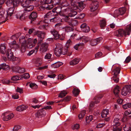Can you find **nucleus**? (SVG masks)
I'll use <instances>...</instances> for the list:
<instances>
[{"label":"nucleus","mask_w":131,"mask_h":131,"mask_svg":"<svg viewBox=\"0 0 131 131\" xmlns=\"http://www.w3.org/2000/svg\"><path fill=\"white\" fill-rule=\"evenodd\" d=\"M44 2V0H40L38 2V5H41L38 7L40 10H42L45 9L50 10L53 7V5L50 4L51 0H45Z\"/></svg>","instance_id":"nucleus-1"},{"label":"nucleus","mask_w":131,"mask_h":131,"mask_svg":"<svg viewBox=\"0 0 131 131\" xmlns=\"http://www.w3.org/2000/svg\"><path fill=\"white\" fill-rule=\"evenodd\" d=\"M65 2L66 3H67L66 4H63V5H62L63 6V7L60 14V15L61 16L64 17V19L65 21H69L68 20L69 18L68 17V16L70 7L66 8H64V7L67 6L69 5V4L67 3V2L66 1Z\"/></svg>","instance_id":"nucleus-2"},{"label":"nucleus","mask_w":131,"mask_h":131,"mask_svg":"<svg viewBox=\"0 0 131 131\" xmlns=\"http://www.w3.org/2000/svg\"><path fill=\"white\" fill-rule=\"evenodd\" d=\"M34 6L33 5L28 6L24 10V13L22 14H17L16 17L17 18L23 20L25 19V16L27 15V13L31 11L34 9Z\"/></svg>","instance_id":"nucleus-3"},{"label":"nucleus","mask_w":131,"mask_h":131,"mask_svg":"<svg viewBox=\"0 0 131 131\" xmlns=\"http://www.w3.org/2000/svg\"><path fill=\"white\" fill-rule=\"evenodd\" d=\"M8 60L13 61H16L18 63H19L21 61V59L16 57H14L13 53L10 49H8L6 54Z\"/></svg>","instance_id":"nucleus-4"},{"label":"nucleus","mask_w":131,"mask_h":131,"mask_svg":"<svg viewBox=\"0 0 131 131\" xmlns=\"http://www.w3.org/2000/svg\"><path fill=\"white\" fill-rule=\"evenodd\" d=\"M79 36V35L76 34H73L71 36V39H75L76 40H81L82 41L85 43L88 42L89 40V38L88 37L85 36H82V37H79V38H77Z\"/></svg>","instance_id":"nucleus-5"},{"label":"nucleus","mask_w":131,"mask_h":131,"mask_svg":"<svg viewBox=\"0 0 131 131\" xmlns=\"http://www.w3.org/2000/svg\"><path fill=\"white\" fill-rule=\"evenodd\" d=\"M56 47L54 50V54L58 57L62 54V45L59 43L56 44Z\"/></svg>","instance_id":"nucleus-6"},{"label":"nucleus","mask_w":131,"mask_h":131,"mask_svg":"<svg viewBox=\"0 0 131 131\" xmlns=\"http://www.w3.org/2000/svg\"><path fill=\"white\" fill-rule=\"evenodd\" d=\"M99 5V3L98 2L96 1H93L92 2L90 8V10L91 12H93L95 11V15H96L97 14L98 12L97 11V10Z\"/></svg>","instance_id":"nucleus-7"},{"label":"nucleus","mask_w":131,"mask_h":131,"mask_svg":"<svg viewBox=\"0 0 131 131\" xmlns=\"http://www.w3.org/2000/svg\"><path fill=\"white\" fill-rule=\"evenodd\" d=\"M3 121H7L12 118L14 116L13 113L6 112L4 113L2 115Z\"/></svg>","instance_id":"nucleus-8"},{"label":"nucleus","mask_w":131,"mask_h":131,"mask_svg":"<svg viewBox=\"0 0 131 131\" xmlns=\"http://www.w3.org/2000/svg\"><path fill=\"white\" fill-rule=\"evenodd\" d=\"M101 98V97L99 98L96 97H95L94 98L93 101L91 102L89 107V108L90 109V112L92 110H93L95 103L97 104L99 102L100 99Z\"/></svg>","instance_id":"nucleus-9"},{"label":"nucleus","mask_w":131,"mask_h":131,"mask_svg":"<svg viewBox=\"0 0 131 131\" xmlns=\"http://www.w3.org/2000/svg\"><path fill=\"white\" fill-rule=\"evenodd\" d=\"M37 40L36 38L33 40L31 38H29L28 40V42L27 45V47L28 48H30L34 47L35 44L37 43Z\"/></svg>","instance_id":"nucleus-10"},{"label":"nucleus","mask_w":131,"mask_h":131,"mask_svg":"<svg viewBox=\"0 0 131 131\" xmlns=\"http://www.w3.org/2000/svg\"><path fill=\"white\" fill-rule=\"evenodd\" d=\"M37 40L36 38L33 40L31 38H29L28 40V42L27 45V47L28 48H30L34 47L35 44L37 43Z\"/></svg>","instance_id":"nucleus-11"},{"label":"nucleus","mask_w":131,"mask_h":131,"mask_svg":"<svg viewBox=\"0 0 131 131\" xmlns=\"http://www.w3.org/2000/svg\"><path fill=\"white\" fill-rule=\"evenodd\" d=\"M46 114V112L43 109L39 110L35 114V116L36 118H39L40 120L42 117L44 116Z\"/></svg>","instance_id":"nucleus-12"},{"label":"nucleus","mask_w":131,"mask_h":131,"mask_svg":"<svg viewBox=\"0 0 131 131\" xmlns=\"http://www.w3.org/2000/svg\"><path fill=\"white\" fill-rule=\"evenodd\" d=\"M125 12V8L122 7L119 9L118 10H115L114 12V16L116 17H118L119 15H122Z\"/></svg>","instance_id":"nucleus-13"},{"label":"nucleus","mask_w":131,"mask_h":131,"mask_svg":"<svg viewBox=\"0 0 131 131\" xmlns=\"http://www.w3.org/2000/svg\"><path fill=\"white\" fill-rule=\"evenodd\" d=\"M71 6L72 7H70L68 16L69 17H74L77 14V12L75 11L74 10H75L77 9L78 8V7L77 6V8L74 9L73 8L74 6Z\"/></svg>","instance_id":"nucleus-14"},{"label":"nucleus","mask_w":131,"mask_h":131,"mask_svg":"<svg viewBox=\"0 0 131 131\" xmlns=\"http://www.w3.org/2000/svg\"><path fill=\"white\" fill-rule=\"evenodd\" d=\"M115 35L118 37H122L126 35V33L123 29H119L116 31Z\"/></svg>","instance_id":"nucleus-15"},{"label":"nucleus","mask_w":131,"mask_h":131,"mask_svg":"<svg viewBox=\"0 0 131 131\" xmlns=\"http://www.w3.org/2000/svg\"><path fill=\"white\" fill-rule=\"evenodd\" d=\"M48 44L46 42L42 44L41 45L40 51L41 52L43 53L46 51L48 50Z\"/></svg>","instance_id":"nucleus-16"},{"label":"nucleus","mask_w":131,"mask_h":131,"mask_svg":"<svg viewBox=\"0 0 131 131\" xmlns=\"http://www.w3.org/2000/svg\"><path fill=\"white\" fill-rule=\"evenodd\" d=\"M102 38L99 37L95 39L91 40L90 41V45L92 46H94L100 42L102 40Z\"/></svg>","instance_id":"nucleus-17"},{"label":"nucleus","mask_w":131,"mask_h":131,"mask_svg":"<svg viewBox=\"0 0 131 131\" xmlns=\"http://www.w3.org/2000/svg\"><path fill=\"white\" fill-rule=\"evenodd\" d=\"M36 35L40 39V40L41 41L44 38L45 33L44 31H37L36 32Z\"/></svg>","instance_id":"nucleus-18"},{"label":"nucleus","mask_w":131,"mask_h":131,"mask_svg":"<svg viewBox=\"0 0 131 131\" xmlns=\"http://www.w3.org/2000/svg\"><path fill=\"white\" fill-rule=\"evenodd\" d=\"M80 27L81 29L84 32H88L90 30L89 27L87 26L86 24L85 23L82 24L81 25Z\"/></svg>","instance_id":"nucleus-19"},{"label":"nucleus","mask_w":131,"mask_h":131,"mask_svg":"<svg viewBox=\"0 0 131 131\" xmlns=\"http://www.w3.org/2000/svg\"><path fill=\"white\" fill-rule=\"evenodd\" d=\"M112 124L113 127L115 128L118 127L121 124L119 119L117 118H115Z\"/></svg>","instance_id":"nucleus-20"},{"label":"nucleus","mask_w":131,"mask_h":131,"mask_svg":"<svg viewBox=\"0 0 131 131\" xmlns=\"http://www.w3.org/2000/svg\"><path fill=\"white\" fill-rule=\"evenodd\" d=\"M50 32L51 34L52 35L55 39H58L59 36L57 31L54 29H52L50 31Z\"/></svg>","instance_id":"nucleus-21"},{"label":"nucleus","mask_w":131,"mask_h":131,"mask_svg":"<svg viewBox=\"0 0 131 131\" xmlns=\"http://www.w3.org/2000/svg\"><path fill=\"white\" fill-rule=\"evenodd\" d=\"M11 50V49H10ZM8 49H7L8 50ZM8 50H7V52H6V47L5 46V44H2L1 45L0 47V51L1 53L3 54H5V53L6 52V54Z\"/></svg>","instance_id":"nucleus-22"},{"label":"nucleus","mask_w":131,"mask_h":131,"mask_svg":"<svg viewBox=\"0 0 131 131\" xmlns=\"http://www.w3.org/2000/svg\"><path fill=\"white\" fill-rule=\"evenodd\" d=\"M28 106L27 105H22L17 107L16 110L17 111L20 112L26 110Z\"/></svg>","instance_id":"nucleus-23"},{"label":"nucleus","mask_w":131,"mask_h":131,"mask_svg":"<svg viewBox=\"0 0 131 131\" xmlns=\"http://www.w3.org/2000/svg\"><path fill=\"white\" fill-rule=\"evenodd\" d=\"M51 13L50 12H49L45 14L44 17L45 19L44 22L46 23H48L49 20V18L51 17Z\"/></svg>","instance_id":"nucleus-24"},{"label":"nucleus","mask_w":131,"mask_h":131,"mask_svg":"<svg viewBox=\"0 0 131 131\" xmlns=\"http://www.w3.org/2000/svg\"><path fill=\"white\" fill-rule=\"evenodd\" d=\"M129 92V90L128 89V88L127 86H126L123 88L122 91L121 93L122 95L125 96Z\"/></svg>","instance_id":"nucleus-25"},{"label":"nucleus","mask_w":131,"mask_h":131,"mask_svg":"<svg viewBox=\"0 0 131 131\" xmlns=\"http://www.w3.org/2000/svg\"><path fill=\"white\" fill-rule=\"evenodd\" d=\"M0 69L5 70H8L9 69V67L8 64L3 63L0 65Z\"/></svg>","instance_id":"nucleus-26"},{"label":"nucleus","mask_w":131,"mask_h":131,"mask_svg":"<svg viewBox=\"0 0 131 131\" xmlns=\"http://www.w3.org/2000/svg\"><path fill=\"white\" fill-rule=\"evenodd\" d=\"M37 17L36 13L35 12H33L29 16V18L31 20V21H32L35 19Z\"/></svg>","instance_id":"nucleus-27"},{"label":"nucleus","mask_w":131,"mask_h":131,"mask_svg":"<svg viewBox=\"0 0 131 131\" xmlns=\"http://www.w3.org/2000/svg\"><path fill=\"white\" fill-rule=\"evenodd\" d=\"M63 63L61 62H57L53 63L51 65L52 67L54 68H57L62 65Z\"/></svg>","instance_id":"nucleus-28"},{"label":"nucleus","mask_w":131,"mask_h":131,"mask_svg":"<svg viewBox=\"0 0 131 131\" xmlns=\"http://www.w3.org/2000/svg\"><path fill=\"white\" fill-rule=\"evenodd\" d=\"M71 4V6H74V9H75L77 8V4L78 1L79 0H69Z\"/></svg>","instance_id":"nucleus-29"},{"label":"nucleus","mask_w":131,"mask_h":131,"mask_svg":"<svg viewBox=\"0 0 131 131\" xmlns=\"http://www.w3.org/2000/svg\"><path fill=\"white\" fill-rule=\"evenodd\" d=\"M23 1V0H12V3L14 7L18 6L20 2Z\"/></svg>","instance_id":"nucleus-30"},{"label":"nucleus","mask_w":131,"mask_h":131,"mask_svg":"<svg viewBox=\"0 0 131 131\" xmlns=\"http://www.w3.org/2000/svg\"><path fill=\"white\" fill-rule=\"evenodd\" d=\"M109 113L108 110L107 109H104L101 114V116L102 118H104Z\"/></svg>","instance_id":"nucleus-31"},{"label":"nucleus","mask_w":131,"mask_h":131,"mask_svg":"<svg viewBox=\"0 0 131 131\" xmlns=\"http://www.w3.org/2000/svg\"><path fill=\"white\" fill-rule=\"evenodd\" d=\"M11 45V46L14 48L15 49H17L19 48V45L17 43H16V42L15 40L13 42L10 43Z\"/></svg>","instance_id":"nucleus-32"},{"label":"nucleus","mask_w":131,"mask_h":131,"mask_svg":"<svg viewBox=\"0 0 131 131\" xmlns=\"http://www.w3.org/2000/svg\"><path fill=\"white\" fill-rule=\"evenodd\" d=\"M14 10V7L10 8H9L6 12L7 16H11L13 14V12Z\"/></svg>","instance_id":"nucleus-33"},{"label":"nucleus","mask_w":131,"mask_h":131,"mask_svg":"<svg viewBox=\"0 0 131 131\" xmlns=\"http://www.w3.org/2000/svg\"><path fill=\"white\" fill-rule=\"evenodd\" d=\"M68 21H66L69 23V24H71L72 25H75L77 24L78 23V21L76 19H72L71 20L69 18V19L68 20Z\"/></svg>","instance_id":"nucleus-34"},{"label":"nucleus","mask_w":131,"mask_h":131,"mask_svg":"<svg viewBox=\"0 0 131 131\" xmlns=\"http://www.w3.org/2000/svg\"><path fill=\"white\" fill-rule=\"evenodd\" d=\"M38 48L39 46L37 45V46L35 48V50H32L30 51L29 53L27 54V55L28 56H30L34 53H36L38 51Z\"/></svg>","instance_id":"nucleus-35"},{"label":"nucleus","mask_w":131,"mask_h":131,"mask_svg":"<svg viewBox=\"0 0 131 131\" xmlns=\"http://www.w3.org/2000/svg\"><path fill=\"white\" fill-rule=\"evenodd\" d=\"M79 61V59L75 58L71 61L70 62V64L71 66H74L78 63Z\"/></svg>","instance_id":"nucleus-36"},{"label":"nucleus","mask_w":131,"mask_h":131,"mask_svg":"<svg viewBox=\"0 0 131 131\" xmlns=\"http://www.w3.org/2000/svg\"><path fill=\"white\" fill-rule=\"evenodd\" d=\"M106 25V21L104 19L100 20V25L101 28L103 29Z\"/></svg>","instance_id":"nucleus-37"},{"label":"nucleus","mask_w":131,"mask_h":131,"mask_svg":"<svg viewBox=\"0 0 131 131\" xmlns=\"http://www.w3.org/2000/svg\"><path fill=\"white\" fill-rule=\"evenodd\" d=\"M77 3L80 8L81 9H83L85 6V5L84 3V2H78V1L77 4Z\"/></svg>","instance_id":"nucleus-38"},{"label":"nucleus","mask_w":131,"mask_h":131,"mask_svg":"<svg viewBox=\"0 0 131 131\" xmlns=\"http://www.w3.org/2000/svg\"><path fill=\"white\" fill-rule=\"evenodd\" d=\"M80 128V125L77 123L73 124L71 126V128L73 130H78Z\"/></svg>","instance_id":"nucleus-39"},{"label":"nucleus","mask_w":131,"mask_h":131,"mask_svg":"<svg viewBox=\"0 0 131 131\" xmlns=\"http://www.w3.org/2000/svg\"><path fill=\"white\" fill-rule=\"evenodd\" d=\"M4 0H0V15L2 16L4 14V12L3 10L1 9L2 6V5L4 3Z\"/></svg>","instance_id":"nucleus-40"},{"label":"nucleus","mask_w":131,"mask_h":131,"mask_svg":"<svg viewBox=\"0 0 131 131\" xmlns=\"http://www.w3.org/2000/svg\"><path fill=\"white\" fill-rule=\"evenodd\" d=\"M17 72L19 73H22L26 72L24 68H21L19 67H17L16 69Z\"/></svg>","instance_id":"nucleus-41"},{"label":"nucleus","mask_w":131,"mask_h":131,"mask_svg":"<svg viewBox=\"0 0 131 131\" xmlns=\"http://www.w3.org/2000/svg\"><path fill=\"white\" fill-rule=\"evenodd\" d=\"M85 110L82 111L78 116V117L79 119H81L84 117L85 114Z\"/></svg>","instance_id":"nucleus-42"},{"label":"nucleus","mask_w":131,"mask_h":131,"mask_svg":"<svg viewBox=\"0 0 131 131\" xmlns=\"http://www.w3.org/2000/svg\"><path fill=\"white\" fill-rule=\"evenodd\" d=\"M80 91L77 88H75L74 89L73 91V93L74 94L75 96H77L79 94Z\"/></svg>","instance_id":"nucleus-43"},{"label":"nucleus","mask_w":131,"mask_h":131,"mask_svg":"<svg viewBox=\"0 0 131 131\" xmlns=\"http://www.w3.org/2000/svg\"><path fill=\"white\" fill-rule=\"evenodd\" d=\"M120 69L118 67H116L114 71V76H117V75L120 72Z\"/></svg>","instance_id":"nucleus-44"},{"label":"nucleus","mask_w":131,"mask_h":131,"mask_svg":"<svg viewBox=\"0 0 131 131\" xmlns=\"http://www.w3.org/2000/svg\"><path fill=\"white\" fill-rule=\"evenodd\" d=\"M119 91V87L118 86H116L114 88L113 92L116 95H117Z\"/></svg>","instance_id":"nucleus-45"},{"label":"nucleus","mask_w":131,"mask_h":131,"mask_svg":"<svg viewBox=\"0 0 131 131\" xmlns=\"http://www.w3.org/2000/svg\"><path fill=\"white\" fill-rule=\"evenodd\" d=\"M65 31L67 32L72 31L73 29L72 27H70L69 26H67L64 28Z\"/></svg>","instance_id":"nucleus-46"},{"label":"nucleus","mask_w":131,"mask_h":131,"mask_svg":"<svg viewBox=\"0 0 131 131\" xmlns=\"http://www.w3.org/2000/svg\"><path fill=\"white\" fill-rule=\"evenodd\" d=\"M131 107V104L129 103H128L123 105V107L124 109H127Z\"/></svg>","instance_id":"nucleus-47"},{"label":"nucleus","mask_w":131,"mask_h":131,"mask_svg":"<svg viewBox=\"0 0 131 131\" xmlns=\"http://www.w3.org/2000/svg\"><path fill=\"white\" fill-rule=\"evenodd\" d=\"M63 7L61 6H58L56 7V13L59 14L60 15V12H61Z\"/></svg>","instance_id":"nucleus-48"},{"label":"nucleus","mask_w":131,"mask_h":131,"mask_svg":"<svg viewBox=\"0 0 131 131\" xmlns=\"http://www.w3.org/2000/svg\"><path fill=\"white\" fill-rule=\"evenodd\" d=\"M26 48V44L25 43H22L20 48V50L21 52H24L25 51Z\"/></svg>","instance_id":"nucleus-49"},{"label":"nucleus","mask_w":131,"mask_h":131,"mask_svg":"<svg viewBox=\"0 0 131 131\" xmlns=\"http://www.w3.org/2000/svg\"><path fill=\"white\" fill-rule=\"evenodd\" d=\"M19 41L21 43H25L26 42L25 37L23 36H21L19 39Z\"/></svg>","instance_id":"nucleus-50"},{"label":"nucleus","mask_w":131,"mask_h":131,"mask_svg":"<svg viewBox=\"0 0 131 131\" xmlns=\"http://www.w3.org/2000/svg\"><path fill=\"white\" fill-rule=\"evenodd\" d=\"M21 78L18 76L15 75L11 78V79L12 80L16 81L19 80L21 79Z\"/></svg>","instance_id":"nucleus-51"},{"label":"nucleus","mask_w":131,"mask_h":131,"mask_svg":"<svg viewBox=\"0 0 131 131\" xmlns=\"http://www.w3.org/2000/svg\"><path fill=\"white\" fill-rule=\"evenodd\" d=\"M52 56V54L50 53H47L46 54L44 58L46 59H50Z\"/></svg>","instance_id":"nucleus-52"},{"label":"nucleus","mask_w":131,"mask_h":131,"mask_svg":"<svg viewBox=\"0 0 131 131\" xmlns=\"http://www.w3.org/2000/svg\"><path fill=\"white\" fill-rule=\"evenodd\" d=\"M93 116L92 115H90L87 116L86 118V121L87 123H89L93 119Z\"/></svg>","instance_id":"nucleus-53"},{"label":"nucleus","mask_w":131,"mask_h":131,"mask_svg":"<svg viewBox=\"0 0 131 131\" xmlns=\"http://www.w3.org/2000/svg\"><path fill=\"white\" fill-rule=\"evenodd\" d=\"M67 94V93L65 91H62L59 94V97L62 98L65 96Z\"/></svg>","instance_id":"nucleus-54"},{"label":"nucleus","mask_w":131,"mask_h":131,"mask_svg":"<svg viewBox=\"0 0 131 131\" xmlns=\"http://www.w3.org/2000/svg\"><path fill=\"white\" fill-rule=\"evenodd\" d=\"M30 87L32 89H35L37 88V86L34 83H31L29 84Z\"/></svg>","instance_id":"nucleus-55"},{"label":"nucleus","mask_w":131,"mask_h":131,"mask_svg":"<svg viewBox=\"0 0 131 131\" xmlns=\"http://www.w3.org/2000/svg\"><path fill=\"white\" fill-rule=\"evenodd\" d=\"M43 101V99L42 100H38L36 98H34L32 99V102L36 103L38 102H41Z\"/></svg>","instance_id":"nucleus-56"},{"label":"nucleus","mask_w":131,"mask_h":131,"mask_svg":"<svg viewBox=\"0 0 131 131\" xmlns=\"http://www.w3.org/2000/svg\"><path fill=\"white\" fill-rule=\"evenodd\" d=\"M105 125V123H99L96 126V127L97 128H100L103 127Z\"/></svg>","instance_id":"nucleus-57"},{"label":"nucleus","mask_w":131,"mask_h":131,"mask_svg":"<svg viewBox=\"0 0 131 131\" xmlns=\"http://www.w3.org/2000/svg\"><path fill=\"white\" fill-rule=\"evenodd\" d=\"M12 98L14 99H17L19 98L18 94L17 93H14L12 96Z\"/></svg>","instance_id":"nucleus-58"},{"label":"nucleus","mask_w":131,"mask_h":131,"mask_svg":"<svg viewBox=\"0 0 131 131\" xmlns=\"http://www.w3.org/2000/svg\"><path fill=\"white\" fill-rule=\"evenodd\" d=\"M123 129L125 131H131V127H127L126 126L123 127Z\"/></svg>","instance_id":"nucleus-59"},{"label":"nucleus","mask_w":131,"mask_h":131,"mask_svg":"<svg viewBox=\"0 0 131 131\" xmlns=\"http://www.w3.org/2000/svg\"><path fill=\"white\" fill-rule=\"evenodd\" d=\"M68 52V50L67 48L65 49H63L62 50V54L63 55H65Z\"/></svg>","instance_id":"nucleus-60"},{"label":"nucleus","mask_w":131,"mask_h":131,"mask_svg":"<svg viewBox=\"0 0 131 131\" xmlns=\"http://www.w3.org/2000/svg\"><path fill=\"white\" fill-rule=\"evenodd\" d=\"M131 58L129 56H128L126 58L124 62L125 63H127L129 62Z\"/></svg>","instance_id":"nucleus-61"},{"label":"nucleus","mask_w":131,"mask_h":131,"mask_svg":"<svg viewBox=\"0 0 131 131\" xmlns=\"http://www.w3.org/2000/svg\"><path fill=\"white\" fill-rule=\"evenodd\" d=\"M102 52H98L95 54V57L97 58L100 57L102 55Z\"/></svg>","instance_id":"nucleus-62"},{"label":"nucleus","mask_w":131,"mask_h":131,"mask_svg":"<svg viewBox=\"0 0 131 131\" xmlns=\"http://www.w3.org/2000/svg\"><path fill=\"white\" fill-rule=\"evenodd\" d=\"M125 31L126 33V35H129L131 33V29L130 28H128Z\"/></svg>","instance_id":"nucleus-63"},{"label":"nucleus","mask_w":131,"mask_h":131,"mask_svg":"<svg viewBox=\"0 0 131 131\" xmlns=\"http://www.w3.org/2000/svg\"><path fill=\"white\" fill-rule=\"evenodd\" d=\"M121 128H119L118 127L115 128L113 127V131H121Z\"/></svg>","instance_id":"nucleus-64"}]
</instances>
